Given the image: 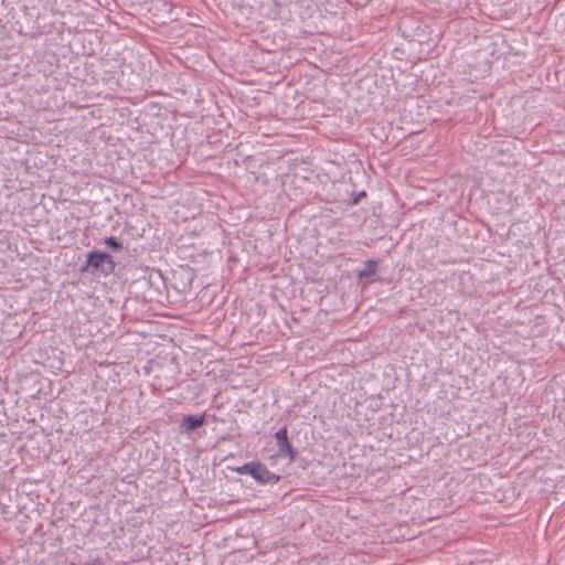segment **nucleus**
<instances>
[{"instance_id":"4","label":"nucleus","mask_w":565,"mask_h":565,"mask_svg":"<svg viewBox=\"0 0 565 565\" xmlns=\"http://www.w3.org/2000/svg\"><path fill=\"white\" fill-rule=\"evenodd\" d=\"M204 415L201 416H185L182 420V426L185 427L188 431L193 430L195 428L201 427L204 424Z\"/></svg>"},{"instance_id":"9","label":"nucleus","mask_w":565,"mask_h":565,"mask_svg":"<svg viewBox=\"0 0 565 565\" xmlns=\"http://www.w3.org/2000/svg\"><path fill=\"white\" fill-rule=\"evenodd\" d=\"M71 565H76V564L72 563Z\"/></svg>"},{"instance_id":"5","label":"nucleus","mask_w":565,"mask_h":565,"mask_svg":"<svg viewBox=\"0 0 565 565\" xmlns=\"http://www.w3.org/2000/svg\"><path fill=\"white\" fill-rule=\"evenodd\" d=\"M376 271V262L375 260H367L365 263V269L361 270L358 276L359 278H363V277H366V276H371V275H374Z\"/></svg>"},{"instance_id":"6","label":"nucleus","mask_w":565,"mask_h":565,"mask_svg":"<svg viewBox=\"0 0 565 565\" xmlns=\"http://www.w3.org/2000/svg\"><path fill=\"white\" fill-rule=\"evenodd\" d=\"M255 462H248L244 466L237 467L234 469L238 475H249L253 476V469H254Z\"/></svg>"},{"instance_id":"2","label":"nucleus","mask_w":565,"mask_h":565,"mask_svg":"<svg viewBox=\"0 0 565 565\" xmlns=\"http://www.w3.org/2000/svg\"><path fill=\"white\" fill-rule=\"evenodd\" d=\"M257 482L260 483H277L280 477L267 469L263 463L255 462L252 476Z\"/></svg>"},{"instance_id":"8","label":"nucleus","mask_w":565,"mask_h":565,"mask_svg":"<svg viewBox=\"0 0 565 565\" xmlns=\"http://www.w3.org/2000/svg\"><path fill=\"white\" fill-rule=\"evenodd\" d=\"M85 565H98V563L94 562V563H88V564H85Z\"/></svg>"},{"instance_id":"7","label":"nucleus","mask_w":565,"mask_h":565,"mask_svg":"<svg viewBox=\"0 0 565 565\" xmlns=\"http://www.w3.org/2000/svg\"><path fill=\"white\" fill-rule=\"evenodd\" d=\"M105 244L114 249H120L121 245L116 241L115 237H108L105 239Z\"/></svg>"},{"instance_id":"3","label":"nucleus","mask_w":565,"mask_h":565,"mask_svg":"<svg viewBox=\"0 0 565 565\" xmlns=\"http://www.w3.org/2000/svg\"><path fill=\"white\" fill-rule=\"evenodd\" d=\"M275 438H276V441H277L279 454L284 455V456H288L290 460H294L295 457H296V452H295L292 446L290 445V443L288 440L287 428L284 427L281 429H279L275 434Z\"/></svg>"},{"instance_id":"1","label":"nucleus","mask_w":565,"mask_h":565,"mask_svg":"<svg viewBox=\"0 0 565 565\" xmlns=\"http://www.w3.org/2000/svg\"><path fill=\"white\" fill-rule=\"evenodd\" d=\"M88 266L98 269L102 268L104 274L108 275L114 271L115 263L110 255L102 252H90L87 256Z\"/></svg>"}]
</instances>
